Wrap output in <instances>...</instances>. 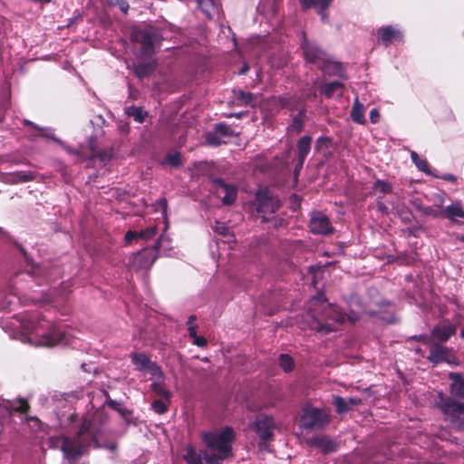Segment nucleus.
<instances>
[{"mask_svg":"<svg viewBox=\"0 0 464 464\" xmlns=\"http://www.w3.org/2000/svg\"><path fill=\"white\" fill-rule=\"evenodd\" d=\"M213 186L216 193L221 198V201L226 206H231L237 198V188L234 184H227L222 179H215Z\"/></svg>","mask_w":464,"mask_h":464,"instance_id":"9b49d317","label":"nucleus"},{"mask_svg":"<svg viewBox=\"0 0 464 464\" xmlns=\"http://www.w3.org/2000/svg\"><path fill=\"white\" fill-rule=\"evenodd\" d=\"M334 403L336 407V411L338 413H343L348 411V404L345 402L343 398L340 396L334 397Z\"/></svg>","mask_w":464,"mask_h":464,"instance_id":"8fccbe9b","label":"nucleus"},{"mask_svg":"<svg viewBox=\"0 0 464 464\" xmlns=\"http://www.w3.org/2000/svg\"><path fill=\"white\" fill-rule=\"evenodd\" d=\"M229 456H225L224 453L218 452L217 453H210V454H205L204 459L208 464H222L223 460L227 459Z\"/></svg>","mask_w":464,"mask_h":464,"instance_id":"a19ab883","label":"nucleus"},{"mask_svg":"<svg viewBox=\"0 0 464 464\" xmlns=\"http://www.w3.org/2000/svg\"><path fill=\"white\" fill-rule=\"evenodd\" d=\"M139 239L138 231L128 230L124 236L126 244H131L133 240Z\"/></svg>","mask_w":464,"mask_h":464,"instance_id":"603ef678","label":"nucleus"},{"mask_svg":"<svg viewBox=\"0 0 464 464\" xmlns=\"http://www.w3.org/2000/svg\"><path fill=\"white\" fill-rule=\"evenodd\" d=\"M304 160H301L300 159H297V162L295 166V175L297 176L301 169H303Z\"/></svg>","mask_w":464,"mask_h":464,"instance_id":"e2e57ef3","label":"nucleus"},{"mask_svg":"<svg viewBox=\"0 0 464 464\" xmlns=\"http://www.w3.org/2000/svg\"><path fill=\"white\" fill-rule=\"evenodd\" d=\"M113 157V149L106 148L103 150H99L92 159H99L101 161L106 163L111 160Z\"/></svg>","mask_w":464,"mask_h":464,"instance_id":"79ce46f5","label":"nucleus"},{"mask_svg":"<svg viewBox=\"0 0 464 464\" xmlns=\"http://www.w3.org/2000/svg\"><path fill=\"white\" fill-rule=\"evenodd\" d=\"M105 395H106V398H107V399H106V404H107L110 408H111L112 410H114V411H115L116 409H118L119 403H118L116 401H114V400L111 399V397H110V395H109V393H108V392H105Z\"/></svg>","mask_w":464,"mask_h":464,"instance_id":"4d7b16f0","label":"nucleus"},{"mask_svg":"<svg viewBox=\"0 0 464 464\" xmlns=\"http://www.w3.org/2000/svg\"><path fill=\"white\" fill-rule=\"evenodd\" d=\"M115 411H118L123 418H127L130 414V411L126 408H121L120 405Z\"/></svg>","mask_w":464,"mask_h":464,"instance_id":"0e129e2a","label":"nucleus"},{"mask_svg":"<svg viewBox=\"0 0 464 464\" xmlns=\"http://www.w3.org/2000/svg\"><path fill=\"white\" fill-rule=\"evenodd\" d=\"M169 403L162 400H155L151 403V409L158 414H164L169 411Z\"/></svg>","mask_w":464,"mask_h":464,"instance_id":"37998d69","label":"nucleus"},{"mask_svg":"<svg viewBox=\"0 0 464 464\" xmlns=\"http://www.w3.org/2000/svg\"><path fill=\"white\" fill-rule=\"evenodd\" d=\"M373 188H374V189L376 191L382 192L383 194H387V193L392 192V185H391V183H389L387 181L377 180L374 183V187Z\"/></svg>","mask_w":464,"mask_h":464,"instance_id":"09e8293b","label":"nucleus"},{"mask_svg":"<svg viewBox=\"0 0 464 464\" xmlns=\"http://www.w3.org/2000/svg\"><path fill=\"white\" fill-rule=\"evenodd\" d=\"M214 130L217 131L218 134H219L220 137H237L238 136V133H237L230 125L225 123V122H219L214 125Z\"/></svg>","mask_w":464,"mask_h":464,"instance_id":"473e14b6","label":"nucleus"},{"mask_svg":"<svg viewBox=\"0 0 464 464\" xmlns=\"http://www.w3.org/2000/svg\"><path fill=\"white\" fill-rule=\"evenodd\" d=\"M308 316L310 328L324 334L334 331L335 324L343 321V315L328 303L324 293H318L310 299Z\"/></svg>","mask_w":464,"mask_h":464,"instance_id":"f03ea898","label":"nucleus"},{"mask_svg":"<svg viewBox=\"0 0 464 464\" xmlns=\"http://www.w3.org/2000/svg\"><path fill=\"white\" fill-rule=\"evenodd\" d=\"M318 68L328 75H342L343 72V65L340 63L333 61L330 56H328L324 61V64H321Z\"/></svg>","mask_w":464,"mask_h":464,"instance_id":"b1692460","label":"nucleus"},{"mask_svg":"<svg viewBox=\"0 0 464 464\" xmlns=\"http://www.w3.org/2000/svg\"><path fill=\"white\" fill-rule=\"evenodd\" d=\"M197 329H198V325L197 324H190L188 327V336L193 339L195 337L198 336L197 334Z\"/></svg>","mask_w":464,"mask_h":464,"instance_id":"052dcab7","label":"nucleus"},{"mask_svg":"<svg viewBox=\"0 0 464 464\" xmlns=\"http://www.w3.org/2000/svg\"><path fill=\"white\" fill-rule=\"evenodd\" d=\"M443 216L452 221H455L456 218H464V210L460 202L453 203L452 205L443 209Z\"/></svg>","mask_w":464,"mask_h":464,"instance_id":"bb28decb","label":"nucleus"},{"mask_svg":"<svg viewBox=\"0 0 464 464\" xmlns=\"http://www.w3.org/2000/svg\"><path fill=\"white\" fill-rule=\"evenodd\" d=\"M435 405L443 413L445 420L450 422L453 429L464 430V401H459L446 396L442 392H438Z\"/></svg>","mask_w":464,"mask_h":464,"instance_id":"20e7f679","label":"nucleus"},{"mask_svg":"<svg viewBox=\"0 0 464 464\" xmlns=\"http://www.w3.org/2000/svg\"><path fill=\"white\" fill-rule=\"evenodd\" d=\"M63 338V333L56 326H52L49 332L42 336L40 342L44 346L53 347L61 343Z\"/></svg>","mask_w":464,"mask_h":464,"instance_id":"aec40b11","label":"nucleus"},{"mask_svg":"<svg viewBox=\"0 0 464 464\" xmlns=\"http://www.w3.org/2000/svg\"><path fill=\"white\" fill-rule=\"evenodd\" d=\"M411 158L419 170L425 172L426 174H431L427 160L424 159H420L417 152L411 151Z\"/></svg>","mask_w":464,"mask_h":464,"instance_id":"e433bc0d","label":"nucleus"},{"mask_svg":"<svg viewBox=\"0 0 464 464\" xmlns=\"http://www.w3.org/2000/svg\"><path fill=\"white\" fill-rule=\"evenodd\" d=\"M165 160L169 165L175 168H179L183 164L182 156L179 152L169 153Z\"/></svg>","mask_w":464,"mask_h":464,"instance_id":"c03bdc74","label":"nucleus"},{"mask_svg":"<svg viewBox=\"0 0 464 464\" xmlns=\"http://www.w3.org/2000/svg\"><path fill=\"white\" fill-rule=\"evenodd\" d=\"M362 313L367 314L375 323L392 324L395 323L394 313L390 310H373L369 309L364 311L361 306V303L357 296L350 298V322L358 320Z\"/></svg>","mask_w":464,"mask_h":464,"instance_id":"0eeeda50","label":"nucleus"},{"mask_svg":"<svg viewBox=\"0 0 464 464\" xmlns=\"http://www.w3.org/2000/svg\"><path fill=\"white\" fill-rule=\"evenodd\" d=\"M253 206L255 207L256 212L262 218V223H267L270 221L267 215L277 212L282 203L267 188H262L256 192Z\"/></svg>","mask_w":464,"mask_h":464,"instance_id":"39448f33","label":"nucleus"},{"mask_svg":"<svg viewBox=\"0 0 464 464\" xmlns=\"http://www.w3.org/2000/svg\"><path fill=\"white\" fill-rule=\"evenodd\" d=\"M72 436H62L61 450L69 464H76L77 460L87 455L90 449H104L115 452L118 444L115 441L100 442L98 436L101 433V425L107 420L104 413H98L97 416L89 414L81 418L75 412L67 418Z\"/></svg>","mask_w":464,"mask_h":464,"instance_id":"f257e3e1","label":"nucleus"},{"mask_svg":"<svg viewBox=\"0 0 464 464\" xmlns=\"http://www.w3.org/2000/svg\"><path fill=\"white\" fill-rule=\"evenodd\" d=\"M197 319V316L195 314H191L188 319V322H187V324H188V327L190 325V324H194V321H196Z\"/></svg>","mask_w":464,"mask_h":464,"instance_id":"774afa93","label":"nucleus"},{"mask_svg":"<svg viewBox=\"0 0 464 464\" xmlns=\"http://www.w3.org/2000/svg\"><path fill=\"white\" fill-rule=\"evenodd\" d=\"M278 364L285 372H292L295 366L294 359L287 353H281L279 355Z\"/></svg>","mask_w":464,"mask_h":464,"instance_id":"f704fd0d","label":"nucleus"},{"mask_svg":"<svg viewBox=\"0 0 464 464\" xmlns=\"http://www.w3.org/2000/svg\"><path fill=\"white\" fill-rule=\"evenodd\" d=\"M162 40L161 31L150 25L133 28L130 34L133 52L138 59H150L160 47Z\"/></svg>","mask_w":464,"mask_h":464,"instance_id":"7ed1b4c3","label":"nucleus"},{"mask_svg":"<svg viewBox=\"0 0 464 464\" xmlns=\"http://www.w3.org/2000/svg\"><path fill=\"white\" fill-rule=\"evenodd\" d=\"M157 234L156 227H148L145 229L138 231L139 239L149 240L153 238Z\"/></svg>","mask_w":464,"mask_h":464,"instance_id":"a18cd8bd","label":"nucleus"},{"mask_svg":"<svg viewBox=\"0 0 464 464\" xmlns=\"http://www.w3.org/2000/svg\"><path fill=\"white\" fill-rule=\"evenodd\" d=\"M206 143L212 147H218L222 144H225L226 141H224L219 134L217 133V131H209L206 134Z\"/></svg>","mask_w":464,"mask_h":464,"instance_id":"58836bf2","label":"nucleus"},{"mask_svg":"<svg viewBox=\"0 0 464 464\" xmlns=\"http://www.w3.org/2000/svg\"><path fill=\"white\" fill-rule=\"evenodd\" d=\"M236 102L240 106H247L250 105L254 102V94L250 92H245L242 90H234L233 91Z\"/></svg>","mask_w":464,"mask_h":464,"instance_id":"c85d7f7f","label":"nucleus"},{"mask_svg":"<svg viewBox=\"0 0 464 464\" xmlns=\"http://www.w3.org/2000/svg\"><path fill=\"white\" fill-rule=\"evenodd\" d=\"M302 49L305 60L311 63L315 64L317 67H319L321 64L323 65L324 61L329 56L316 44H311L307 41H304L302 44Z\"/></svg>","mask_w":464,"mask_h":464,"instance_id":"ddd939ff","label":"nucleus"},{"mask_svg":"<svg viewBox=\"0 0 464 464\" xmlns=\"http://www.w3.org/2000/svg\"><path fill=\"white\" fill-rule=\"evenodd\" d=\"M344 86L340 82L334 81L327 82L323 85L321 92L327 98L334 97V95H342Z\"/></svg>","mask_w":464,"mask_h":464,"instance_id":"393cba45","label":"nucleus"},{"mask_svg":"<svg viewBox=\"0 0 464 464\" xmlns=\"http://www.w3.org/2000/svg\"><path fill=\"white\" fill-rule=\"evenodd\" d=\"M118 5L122 13H128L130 5L126 0H118Z\"/></svg>","mask_w":464,"mask_h":464,"instance_id":"bf43d9fd","label":"nucleus"},{"mask_svg":"<svg viewBox=\"0 0 464 464\" xmlns=\"http://www.w3.org/2000/svg\"><path fill=\"white\" fill-rule=\"evenodd\" d=\"M23 124H24V126L31 127V128H33V129H34V130H39V131H43V130H44V129H43V128H40L38 125H36V124H35V123H34L33 121H29V120H26V119H24V120L23 121Z\"/></svg>","mask_w":464,"mask_h":464,"instance_id":"680f3d73","label":"nucleus"},{"mask_svg":"<svg viewBox=\"0 0 464 464\" xmlns=\"http://www.w3.org/2000/svg\"><path fill=\"white\" fill-rule=\"evenodd\" d=\"M380 118V113L377 109H372L370 112V120L372 123L378 122Z\"/></svg>","mask_w":464,"mask_h":464,"instance_id":"13d9d810","label":"nucleus"},{"mask_svg":"<svg viewBox=\"0 0 464 464\" xmlns=\"http://www.w3.org/2000/svg\"><path fill=\"white\" fill-rule=\"evenodd\" d=\"M351 116L353 120L357 123L364 124L366 122L364 118L363 105L359 102L358 98H356L354 101Z\"/></svg>","mask_w":464,"mask_h":464,"instance_id":"2f4dec72","label":"nucleus"},{"mask_svg":"<svg viewBox=\"0 0 464 464\" xmlns=\"http://www.w3.org/2000/svg\"><path fill=\"white\" fill-rule=\"evenodd\" d=\"M9 239L14 244V246L18 249V251L22 254L24 261L28 265H31L33 263V259H32L31 256L29 255V253L26 251V249L20 243L15 241L14 239H12L11 237H9Z\"/></svg>","mask_w":464,"mask_h":464,"instance_id":"de8ad7c7","label":"nucleus"},{"mask_svg":"<svg viewBox=\"0 0 464 464\" xmlns=\"http://www.w3.org/2000/svg\"><path fill=\"white\" fill-rule=\"evenodd\" d=\"M158 244L133 254L131 266L134 270L150 269L158 258Z\"/></svg>","mask_w":464,"mask_h":464,"instance_id":"1a4fd4ad","label":"nucleus"},{"mask_svg":"<svg viewBox=\"0 0 464 464\" xmlns=\"http://www.w3.org/2000/svg\"><path fill=\"white\" fill-rule=\"evenodd\" d=\"M456 333V327L452 324L438 325L433 328L431 334L440 342H446Z\"/></svg>","mask_w":464,"mask_h":464,"instance_id":"4be33fe9","label":"nucleus"},{"mask_svg":"<svg viewBox=\"0 0 464 464\" xmlns=\"http://www.w3.org/2000/svg\"><path fill=\"white\" fill-rule=\"evenodd\" d=\"M333 145V140L326 136H321L317 139L314 150L316 152L325 153V150H328Z\"/></svg>","mask_w":464,"mask_h":464,"instance_id":"4c0bfd02","label":"nucleus"},{"mask_svg":"<svg viewBox=\"0 0 464 464\" xmlns=\"http://www.w3.org/2000/svg\"><path fill=\"white\" fill-rule=\"evenodd\" d=\"M159 203H160V207L162 208V211L165 213L167 211V208H168L167 199L165 198H160Z\"/></svg>","mask_w":464,"mask_h":464,"instance_id":"69168bd1","label":"nucleus"},{"mask_svg":"<svg viewBox=\"0 0 464 464\" xmlns=\"http://www.w3.org/2000/svg\"><path fill=\"white\" fill-rule=\"evenodd\" d=\"M184 459L188 464H203L201 457L196 452L193 447H188L184 456Z\"/></svg>","mask_w":464,"mask_h":464,"instance_id":"ea45409f","label":"nucleus"},{"mask_svg":"<svg viewBox=\"0 0 464 464\" xmlns=\"http://www.w3.org/2000/svg\"><path fill=\"white\" fill-rule=\"evenodd\" d=\"M131 362L140 372H150L151 375L160 373V368L154 362H151L148 355L143 353H133L131 354Z\"/></svg>","mask_w":464,"mask_h":464,"instance_id":"4468645a","label":"nucleus"},{"mask_svg":"<svg viewBox=\"0 0 464 464\" xmlns=\"http://www.w3.org/2000/svg\"><path fill=\"white\" fill-rule=\"evenodd\" d=\"M306 120V109L304 105H302V107L298 109V113L293 116L289 129H291L295 133H301L304 130Z\"/></svg>","mask_w":464,"mask_h":464,"instance_id":"5701e85b","label":"nucleus"},{"mask_svg":"<svg viewBox=\"0 0 464 464\" xmlns=\"http://www.w3.org/2000/svg\"><path fill=\"white\" fill-rule=\"evenodd\" d=\"M193 344L198 346V347H206L208 344V341L204 336H197L192 339Z\"/></svg>","mask_w":464,"mask_h":464,"instance_id":"6e6d98bb","label":"nucleus"},{"mask_svg":"<svg viewBox=\"0 0 464 464\" xmlns=\"http://www.w3.org/2000/svg\"><path fill=\"white\" fill-rule=\"evenodd\" d=\"M235 439V432L231 427L227 426L220 432H207L203 435V440L208 448L218 450L225 456L232 455L231 443Z\"/></svg>","mask_w":464,"mask_h":464,"instance_id":"423d86ee","label":"nucleus"},{"mask_svg":"<svg viewBox=\"0 0 464 464\" xmlns=\"http://www.w3.org/2000/svg\"><path fill=\"white\" fill-rule=\"evenodd\" d=\"M24 421L27 423L33 422L37 429H40L42 425V421L39 420V418L36 416H31L29 414L24 416Z\"/></svg>","mask_w":464,"mask_h":464,"instance_id":"864d4df0","label":"nucleus"},{"mask_svg":"<svg viewBox=\"0 0 464 464\" xmlns=\"http://www.w3.org/2000/svg\"><path fill=\"white\" fill-rule=\"evenodd\" d=\"M310 232L314 235H330L334 233V227L329 218L321 211H313L310 214Z\"/></svg>","mask_w":464,"mask_h":464,"instance_id":"9d476101","label":"nucleus"},{"mask_svg":"<svg viewBox=\"0 0 464 464\" xmlns=\"http://www.w3.org/2000/svg\"><path fill=\"white\" fill-rule=\"evenodd\" d=\"M254 429L263 442H266L273 438L275 421L271 416L260 414L256 417L254 423Z\"/></svg>","mask_w":464,"mask_h":464,"instance_id":"f8f14e48","label":"nucleus"},{"mask_svg":"<svg viewBox=\"0 0 464 464\" xmlns=\"http://www.w3.org/2000/svg\"><path fill=\"white\" fill-rule=\"evenodd\" d=\"M297 99L295 96H285L278 98V105L282 109H287L289 111H295L298 109Z\"/></svg>","mask_w":464,"mask_h":464,"instance_id":"72a5a7b5","label":"nucleus"},{"mask_svg":"<svg viewBox=\"0 0 464 464\" xmlns=\"http://www.w3.org/2000/svg\"><path fill=\"white\" fill-rule=\"evenodd\" d=\"M151 390L160 397L167 401L170 403L171 392L164 386V384L160 382H153L151 385Z\"/></svg>","mask_w":464,"mask_h":464,"instance_id":"c9c22d12","label":"nucleus"},{"mask_svg":"<svg viewBox=\"0 0 464 464\" xmlns=\"http://www.w3.org/2000/svg\"><path fill=\"white\" fill-rule=\"evenodd\" d=\"M215 230L216 232H218V234L222 235V236H227L228 235V232H229V229L227 227H226L223 223H220V222H217L216 224V227H215Z\"/></svg>","mask_w":464,"mask_h":464,"instance_id":"5fc2aeb1","label":"nucleus"},{"mask_svg":"<svg viewBox=\"0 0 464 464\" xmlns=\"http://www.w3.org/2000/svg\"><path fill=\"white\" fill-rule=\"evenodd\" d=\"M125 113L129 117H132L139 123H143L146 117L148 116V112L146 111H144L141 107H137L134 105L127 107L125 109Z\"/></svg>","mask_w":464,"mask_h":464,"instance_id":"c756f323","label":"nucleus"},{"mask_svg":"<svg viewBox=\"0 0 464 464\" xmlns=\"http://www.w3.org/2000/svg\"><path fill=\"white\" fill-rule=\"evenodd\" d=\"M311 445L320 448L324 452H331L335 450L334 443L324 436H317L311 440Z\"/></svg>","mask_w":464,"mask_h":464,"instance_id":"cd10ccee","label":"nucleus"},{"mask_svg":"<svg viewBox=\"0 0 464 464\" xmlns=\"http://www.w3.org/2000/svg\"><path fill=\"white\" fill-rule=\"evenodd\" d=\"M332 2L333 0H299L303 10H308L310 8L316 9L317 14L324 23L328 22L327 9Z\"/></svg>","mask_w":464,"mask_h":464,"instance_id":"2eb2a0df","label":"nucleus"},{"mask_svg":"<svg viewBox=\"0 0 464 464\" xmlns=\"http://www.w3.org/2000/svg\"><path fill=\"white\" fill-rule=\"evenodd\" d=\"M5 410L9 416H13L14 413L24 414L26 416L31 410V406L25 398H18L13 402L8 401Z\"/></svg>","mask_w":464,"mask_h":464,"instance_id":"6ab92c4d","label":"nucleus"},{"mask_svg":"<svg viewBox=\"0 0 464 464\" xmlns=\"http://www.w3.org/2000/svg\"><path fill=\"white\" fill-rule=\"evenodd\" d=\"M330 421L325 411L317 408H307L304 410L301 416L300 426L306 430L322 429Z\"/></svg>","mask_w":464,"mask_h":464,"instance_id":"6e6552de","label":"nucleus"},{"mask_svg":"<svg viewBox=\"0 0 464 464\" xmlns=\"http://www.w3.org/2000/svg\"><path fill=\"white\" fill-rule=\"evenodd\" d=\"M449 378L451 381L450 386L451 395L464 398V377L459 372H450Z\"/></svg>","mask_w":464,"mask_h":464,"instance_id":"412c9836","label":"nucleus"},{"mask_svg":"<svg viewBox=\"0 0 464 464\" xmlns=\"http://www.w3.org/2000/svg\"><path fill=\"white\" fill-rule=\"evenodd\" d=\"M377 37L382 44L389 45L394 41H401L402 34L393 26L388 25L378 29Z\"/></svg>","mask_w":464,"mask_h":464,"instance_id":"f3484780","label":"nucleus"},{"mask_svg":"<svg viewBox=\"0 0 464 464\" xmlns=\"http://www.w3.org/2000/svg\"><path fill=\"white\" fill-rule=\"evenodd\" d=\"M442 179L450 182H455L457 179L456 177L452 174H446L442 177Z\"/></svg>","mask_w":464,"mask_h":464,"instance_id":"338daca9","label":"nucleus"},{"mask_svg":"<svg viewBox=\"0 0 464 464\" xmlns=\"http://www.w3.org/2000/svg\"><path fill=\"white\" fill-rule=\"evenodd\" d=\"M311 143L312 137L310 136L305 135L299 139L296 145L298 159H300L301 160H305L311 150Z\"/></svg>","mask_w":464,"mask_h":464,"instance_id":"a878e982","label":"nucleus"},{"mask_svg":"<svg viewBox=\"0 0 464 464\" xmlns=\"http://www.w3.org/2000/svg\"><path fill=\"white\" fill-rule=\"evenodd\" d=\"M156 68L157 63L155 61H138L137 63H134L131 66L133 73L140 81L152 75Z\"/></svg>","mask_w":464,"mask_h":464,"instance_id":"dca6fc26","label":"nucleus"},{"mask_svg":"<svg viewBox=\"0 0 464 464\" xmlns=\"http://www.w3.org/2000/svg\"><path fill=\"white\" fill-rule=\"evenodd\" d=\"M88 146L92 152L91 159L94 156V154L99 150L98 140L95 136H91L88 140Z\"/></svg>","mask_w":464,"mask_h":464,"instance_id":"3c124183","label":"nucleus"},{"mask_svg":"<svg viewBox=\"0 0 464 464\" xmlns=\"http://www.w3.org/2000/svg\"><path fill=\"white\" fill-rule=\"evenodd\" d=\"M11 181L14 183H24L33 181L35 179V174L32 171H15L10 174Z\"/></svg>","mask_w":464,"mask_h":464,"instance_id":"7c9ffc66","label":"nucleus"},{"mask_svg":"<svg viewBox=\"0 0 464 464\" xmlns=\"http://www.w3.org/2000/svg\"><path fill=\"white\" fill-rule=\"evenodd\" d=\"M421 212L427 216H432L434 218H439L440 216H443V208L442 205L440 204L438 208H432L430 207H423L420 208Z\"/></svg>","mask_w":464,"mask_h":464,"instance_id":"49530a36","label":"nucleus"},{"mask_svg":"<svg viewBox=\"0 0 464 464\" xmlns=\"http://www.w3.org/2000/svg\"><path fill=\"white\" fill-rule=\"evenodd\" d=\"M450 353L449 348L440 343H433L430 348V355L428 360L433 364H439L448 360Z\"/></svg>","mask_w":464,"mask_h":464,"instance_id":"a211bd4d","label":"nucleus"}]
</instances>
